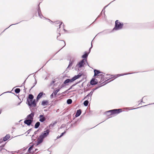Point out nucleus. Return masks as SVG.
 <instances>
[{
    "label": "nucleus",
    "instance_id": "f257e3e1",
    "mask_svg": "<svg viewBox=\"0 0 154 154\" xmlns=\"http://www.w3.org/2000/svg\"><path fill=\"white\" fill-rule=\"evenodd\" d=\"M123 26V24L122 23L118 21V20H116L115 22V26L113 28V30H118L121 29Z\"/></svg>",
    "mask_w": 154,
    "mask_h": 154
},
{
    "label": "nucleus",
    "instance_id": "f03ea898",
    "mask_svg": "<svg viewBox=\"0 0 154 154\" xmlns=\"http://www.w3.org/2000/svg\"><path fill=\"white\" fill-rule=\"evenodd\" d=\"M87 63V61L86 59H83L81 62H79L76 66V68H78V70H79V68H81L82 67H84L85 65Z\"/></svg>",
    "mask_w": 154,
    "mask_h": 154
},
{
    "label": "nucleus",
    "instance_id": "7ed1b4c3",
    "mask_svg": "<svg viewBox=\"0 0 154 154\" xmlns=\"http://www.w3.org/2000/svg\"><path fill=\"white\" fill-rule=\"evenodd\" d=\"M50 130L49 129H47L42 133L40 136L39 138L40 139H44L47 137L49 134Z\"/></svg>",
    "mask_w": 154,
    "mask_h": 154
},
{
    "label": "nucleus",
    "instance_id": "20e7f679",
    "mask_svg": "<svg viewBox=\"0 0 154 154\" xmlns=\"http://www.w3.org/2000/svg\"><path fill=\"white\" fill-rule=\"evenodd\" d=\"M28 104L30 106H35L36 105L35 100H27Z\"/></svg>",
    "mask_w": 154,
    "mask_h": 154
},
{
    "label": "nucleus",
    "instance_id": "39448f33",
    "mask_svg": "<svg viewBox=\"0 0 154 154\" xmlns=\"http://www.w3.org/2000/svg\"><path fill=\"white\" fill-rule=\"evenodd\" d=\"M122 109H115L112 110H110L108 111L107 112H111V114H118L121 112Z\"/></svg>",
    "mask_w": 154,
    "mask_h": 154
},
{
    "label": "nucleus",
    "instance_id": "423d86ee",
    "mask_svg": "<svg viewBox=\"0 0 154 154\" xmlns=\"http://www.w3.org/2000/svg\"><path fill=\"white\" fill-rule=\"evenodd\" d=\"M93 91H91L90 93L87 95L85 98V99H87V100H91V97L93 94Z\"/></svg>",
    "mask_w": 154,
    "mask_h": 154
},
{
    "label": "nucleus",
    "instance_id": "0eeeda50",
    "mask_svg": "<svg viewBox=\"0 0 154 154\" xmlns=\"http://www.w3.org/2000/svg\"><path fill=\"white\" fill-rule=\"evenodd\" d=\"M81 75H75L74 77H73L72 79H71V82H72L74 81H75L76 79L79 78Z\"/></svg>",
    "mask_w": 154,
    "mask_h": 154
},
{
    "label": "nucleus",
    "instance_id": "6e6552de",
    "mask_svg": "<svg viewBox=\"0 0 154 154\" xmlns=\"http://www.w3.org/2000/svg\"><path fill=\"white\" fill-rule=\"evenodd\" d=\"M33 146H31L28 149V152L29 153L28 154H34L35 152H34L32 149Z\"/></svg>",
    "mask_w": 154,
    "mask_h": 154
},
{
    "label": "nucleus",
    "instance_id": "1a4fd4ad",
    "mask_svg": "<svg viewBox=\"0 0 154 154\" xmlns=\"http://www.w3.org/2000/svg\"><path fill=\"white\" fill-rule=\"evenodd\" d=\"M34 112H32L30 114L28 115L27 116V118L28 119L32 120L34 116Z\"/></svg>",
    "mask_w": 154,
    "mask_h": 154
},
{
    "label": "nucleus",
    "instance_id": "9d476101",
    "mask_svg": "<svg viewBox=\"0 0 154 154\" xmlns=\"http://www.w3.org/2000/svg\"><path fill=\"white\" fill-rule=\"evenodd\" d=\"M64 85H62L61 86H59L58 87V89H57L56 91L54 92V96H56L57 94V93L59 91L60 89L62 87H63Z\"/></svg>",
    "mask_w": 154,
    "mask_h": 154
},
{
    "label": "nucleus",
    "instance_id": "9b49d317",
    "mask_svg": "<svg viewBox=\"0 0 154 154\" xmlns=\"http://www.w3.org/2000/svg\"><path fill=\"white\" fill-rule=\"evenodd\" d=\"M32 120L30 119H27L24 121V123L28 125H29L31 123Z\"/></svg>",
    "mask_w": 154,
    "mask_h": 154
},
{
    "label": "nucleus",
    "instance_id": "f8f14e48",
    "mask_svg": "<svg viewBox=\"0 0 154 154\" xmlns=\"http://www.w3.org/2000/svg\"><path fill=\"white\" fill-rule=\"evenodd\" d=\"M39 121L41 122H44L46 119L45 117L43 115H42L39 116Z\"/></svg>",
    "mask_w": 154,
    "mask_h": 154
},
{
    "label": "nucleus",
    "instance_id": "ddd939ff",
    "mask_svg": "<svg viewBox=\"0 0 154 154\" xmlns=\"http://www.w3.org/2000/svg\"><path fill=\"white\" fill-rule=\"evenodd\" d=\"M97 83V80L94 79H92L91 81V85H94L96 84Z\"/></svg>",
    "mask_w": 154,
    "mask_h": 154
},
{
    "label": "nucleus",
    "instance_id": "4468645a",
    "mask_svg": "<svg viewBox=\"0 0 154 154\" xmlns=\"http://www.w3.org/2000/svg\"><path fill=\"white\" fill-rule=\"evenodd\" d=\"M81 111L80 109H79L77 110L76 113L75 115V116L77 117L79 116L81 114Z\"/></svg>",
    "mask_w": 154,
    "mask_h": 154
},
{
    "label": "nucleus",
    "instance_id": "2eb2a0df",
    "mask_svg": "<svg viewBox=\"0 0 154 154\" xmlns=\"http://www.w3.org/2000/svg\"><path fill=\"white\" fill-rule=\"evenodd\" d=\"M48 102L47 100H44L42 103V105L43 106L47 105L48 104Z\"/></svg>",
    "mask_w": 154,
    "mask_h": 154
},
{
    "label": "nucleus",
    "instance_id": "dca6fc26",
    "mask_svg": "<svg viewBox=\"0 0 154 154\" xmlns=\"http://www.w3.org/2000/svg\"><path fill=\"white\" fill-rule=\"evenodd\" d=\"M10 136L9 134L7 135L3 139L4 141H6L10 138Z\"/></svg>",
    "mask_w": 154,
    "mask_h": 154
},
{
    "label": "nucleus",
    "instance_id": "f3484780",
    "mask_svg": "<svg viewBox=\"0 0 154 154\" xmlns=\"http://www.w3.org/2000/svg\"><path fill=\"white\" fill-rule=\"evenodd\" d=\"M94 76H96L98 74L100 73L101 72L99 70H94Z\"/></svg>",
    "mask_w": 154,
    "mask_h": 154
},
{
    "label": "nucleus",
    "instance_id": "a211bd4d",
    "mask_svg": "<svg viewBox=\"0 0 154 154\" xmlns=\"http://www.w3.org/2000/svg\"><path fill=\"white\" fill-rule=\"evenodd\" d=\"M43 95V93L42 92H41L38 95L37 97V100H38Z\"/></svg>",
    "mask_w": 154,
    "mask_h": 154
},
{
    "label": "nucleus",
    "instance_id": "6ab92c4d",
    "mask_svg": "<svg viewBox=\"0 0 154 154\" xmlns=\"http://www.w3.org/2000/svg\"><path fill=\"white\" fill-rule=\"evenodd\" d=\"M40 125V123L39 122H37L35 125V128H37Z\"/></svg>",
    "mask_w": 154,
    "mask_h": 154
},
{
    "label": "nucleus",
    "instance_id": "aec40b11",
    "mask_svg": "<svg viewBox=\"0 0 154 154\" xmlns=\"http://www.w3.org/2000/svg\"><path fill=\"white\" fill-rule=\"evenodd\" d=\"M69 82H71V79H67L63 83L64 84H66L67 83H69Z\"/></svg>",
    "mask_w": 154,
    "mask_h": 154
},
{
    "label": "nucleus",
    "instance_id": "412c9836",
    "mask_svg": "<svg viewBox=\"0 0 154 154\" xmlns=\"http://www.w3.org/2000/svg\"><path fill=\"white\" fill-rule=\"evenodd\" d=\"M56 26H58V24H59V28H60V26H64V25L63 24H62V23H56Z\"/></svg>",
    "mask_w": 154,
    "mask_h": 154
},
{
    "label": "nucleus",
    "instance_id": "4be33fe9",
    "mask_svg": "<svg viewBox=\"0 0 154 154\" xmlns=\"http://www.w3.org/2000/svg\"><path fill=\"white\" fill-rule=\"evenodd\" d=\"M38 14L39 16L41 18H42V17H43V16L41 14V12L40 10H38Z\"/></svg>",
    "mask_w": 154,
    "mask_h": 154
},
{
    "label": "nucleus",
    "instance_id": "5701e85b",
    "mask_svg": "<svg viewBox=\"0 0 154 154\" xmlns=\"http://www.w3.org/2000/svg\"><path fill=\"white\" fill-rule=\"evenodd\" d=\"M33 96L32 94H29V99L28 100H32Z\"/></svg>",
    "mask_w": 154,
    "mask_h": 154
},
{
    "label": "nucleus",
    "instance_id": "b1692460",
    "mask_svg": "<svg viewBox=\"0 0 154 154\" xmlns=\"http://www.w3.org/2000/svg\"><path fill=\"white\" fill-rule=\"evenodd\" d=\"M88 100H86L84 103V104L85 106H88Z\"/></svg>",
    "mask_w": 154,
    "mask_h": 154
},
{
    "label": "nucleus",
    "instance_id": "393cba45",
    "mask_svg": "<svg viewBox=\"0 0 154 154\" xmlns=\"http://www.w3.org/2000/svg\"><path fill=\"white\" fill-rule=\"evenodd\" d=\"M88 54L87 53H85L83 55L82 57V58H86L88 56Z\"/></svg>",
    "mask_w": 154,
    "mask_h": 154
},
{
    "label": "nucleus",
    "instance_id": "a878e982",
    "mask_svg": "<svg viewBox=\"0 0 154 154\" xmlns=\"http://www.w3.org/2000/svg\"><path fill=\"white\" fill-rule=\"evenodd\" d=\"M72 100L71 99H69L67 101V103L68 104H70L72 103Z\"/></svg>",
    "mask_w": 154,
    "mask_h": 154
},
{
    "label": "nucleus",
    "instance_id": "bb28decb",
    "mask_svg": "<svg viewBox=\"0 0 154 154\" xmlns=\"http://www.w3.org/2000/svg\"><path fill=\"white\" fill-rule=\"evenodd\" d=\"M20 90L19 88H16L15 90V91L16 93H18L20 92Z\"/></svg>",
    "mask_w": 154,
    "mask_h": 154
},
{
    "label": "nucleus",
    "instance_id": "cd10ccee",
    "mask_svg": "<svg viewBox=\"0 0 154 154\" xmlns=\"http://www.w3.org/2000/svg\"><path fill=\"white\" fill-rule=\"evenodd\" d=\"M43 140V139H40L39 138V139L38 140V143H41L42 142Z\"/></svg>",
    "mask_w": 154,
    "mask_h": 154
},
{
    "label": "nucleus",
    "instance_id": "c85d7f7f",
    "mask_svg": "<svg viewBox=\"0 0 154 154\" xmlns=\"http://www.w3.org/2000/svg\"><path fill=\"white\" fill-rule=\"evenodd\" d=\"M76 89L78 90H79L80 89V88L81 87V86L80 85H77L76 86Z\"/></svg>",
    "mask_w": 154,
    "mask_h": 154
},
{
    "label": "nucleus",
    "instance_id": "c756f323",
    "mask_svg": "<svg viewBox=\"0 0 154 154\" xmlns=\"http://www.w3.org/2000/svg\"><path fill=\"white\" fill-rule=\"evenodd\" d=\"M128 74H119V75H116V78H117V77H118V75L120 76H121V75H127Z\"/></svg>",
    "mask_w": 154,
    "mask_h": 154
},
{
    "label": "nucleus",
    "instance_id": "7c9ffc66",
    "mask_svg": "<svg viewBox=\"0 0 154 154\" xmlns=\"http://www.w3.org/2000/svg\"><path fill=\"white\" fill-rule=\"evenodd\" d=\"M65 133H66V132H65V131H64V132H63V133H62V134H61V135H60V136H61V137H62V136H63V135L64 134H65Z\"/></svg>",
    "mask_w": 154,
    "mask_h": 154
},
{
    "label": "nucleus",
    "instance_id": "2f4dec72",
    "mask_svg": "<svg viewBox=\"0 0 154 154\" xmlns=\"http://www.w3.org/2000/svg\"><path fill=\"white\" fill-rule=\"evenodd\" d=\"M54 95V93H53L51 95V98H53V97Z\"/></svg>",
    "mask_w": 154,
    "mask_h": 154
},
{
    "label": "nucleus",
    "instance_id": "473e14b6",
    "mask_svg": "<svg viewBox=\"0 0 154 154\" xmlns=\"http://www.w3.org/2000/svg\"><path fill=\"white\" fill-rule=\"evenodd\" d=\"M30 130H31V129H29V130H28L27 131V134H29V132H30Z\"/></svg>",
    "mask_w": 154,
    "mask_h": 154
},
{
    "label": "nucleus",
    "instance_id": "72a5a7b5",
    "mask_svg": "<svg viewBox=\"0 0 154 154\" xmlns=\"http://www.w3.org/2000/svg\"><path fill=\"white\" fill-rule=\"evenodd\" d=\"M62 43H63V44H64V46H63V47H64V46H65V42H63V41H62Z\"/></svg>",
    "mask_w": 154,
    "mask_h": 154
},
{
    "label": "nucleus",
    "instance_id": "f704fd0d",
    "mask_svg": "<svg viewBox=\"0 0 154 154\" xmlns=\"http://www.w3.org/2000/svg\"><path fill=\"white\" fill-rule=\"evenodd\" d=\"M61 137V136H58L57 137V139H58V138H60V137Z\"/></svg>",
    "mask_w": 154,
    "mask_h": 154
},
{
    "label": "nucleus",
    "instance_id": "c9c22d12",
    "mask_svg": "<svg viewBox=\"0 0 154 154\" xmlns=\"http://www.w3.org/2000/svg\"><path fill=\"white\" fill-rule=\"evenodd\" d=\"M73 86H74L73 85H72V86H71V87L70 88H70H72V87Z\"/></svg>",
    "mask_w": 154,
    "mask_h": 154
},
{
    "label": "nucleus",
    "instance_id": "e433bc0d",
    "mask_svg": "<svg viewBox=\"0 0 154 154\" xmlns=\"http://www.w3.org/2000/svg\"><path fill=\"white\" fill-rule=\"evenodd\" d=\"M1 110H0V114H1Z\"/></svg>",
    "mask_w": 154,
    "mask_h": 154
},
{
    "label": "nucleus",
    "instance_id": "4c0bfd02",
    "mask_svg": "<svg viewBox=\"0 0 154 154\" xmlns=\"http://www.w3.org/2000/svg\"><path fill=\"white\" fill-rule=\"evenodd\" d=\"M37 150H38V149H35V151H36Z\"/></svg>",
    "mask_w": 154,
    "mask_h": 154
},
{
    "label": "nucleus",
    "instance_id": "58836bf2",
    "mask_svg": "<svg viewBox=\"0 0 154 154\" xmlns=\"http://www.w3.org/2000/svg\"><path fill=\"white\" fill-rule=\"evenodd\" d=\"M70 66V64H69V66Z\"/></svg>",
    "mask_w": 154,
    "mask_h": 154
}]
</instances>
